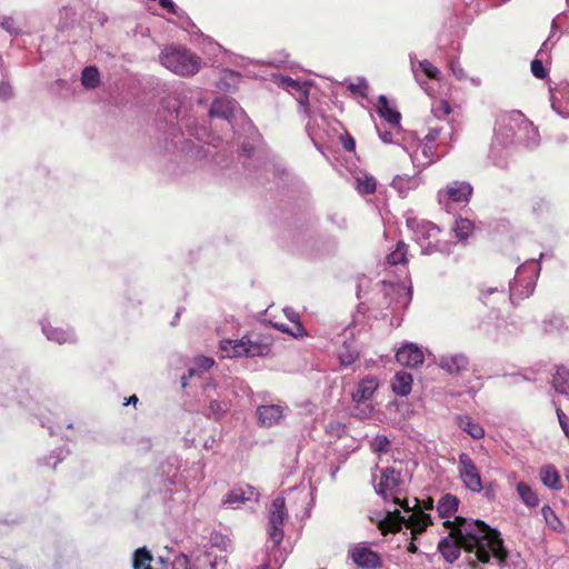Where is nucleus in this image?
<instances>
[{
    "label": "nucleus",
    "mask_w": 569,
    "mask_h": 569,
    "mask_svg": "<svg viewBox=\"0 0 569 569\" xmlns=\"http://www.w3.org/2000/svg\"><path fill=\"white\" fill-rule=\"evenodd\" d=\"M458 507L459 499L451 493L442 496L437 505L438 515L447 519L445 523L451 527V533L459 537L461 545L468 552L473 553L480 563H502L508 551L500 532L481 520L456 517L451 522L449 518L457 512Z\"/></svg>",
    "instance_id": "nucleus-1"
},
{
    "label": "nucleus",
    "mask_w": 569,
    "mask_h": 569,
    "mask_svg": "<svg viewBox=\"0 0 569 569\" xmlns=\"http://www.w3.org/2000/svg\"><path fill=\"white\" fill-rule=\"evenodd\" d=\"M401 472L393 467H387L381 470L380 480L375 486L376 493L386 501L391 500L396 506L403 509L402 513L398 508L388 512L389 519L396 523V529L402 527L411 529L415 533H422L431 523V516L420 508H411L408 500L398 497L400 493Z\"/></svg>",
    "instance_id": "nucleus-2"
},
{
    "label": "nucleus",
    "mask_w": 569,
    "mask_h": 569,
    "mask_svg": "<svg viewBox=\"0 0 569 569\" xmlns=\"http://www.w3.org/2000/svg\"><path fill=\"white\" fill-rule=\"evenodd\" d=\"M168 136L171 138L170 142L166 140L162 148L166 151H182L188 159L202 162H212L220 170L228 168L231 162L232 151L222 140L218 143L201 144L191 140H186L183 134L179 132L176 127H171Z\"/></svg>",
    "instance_id": "nucleus-3"
},
{
    "label": "nucleus",
    "mask_w": 569,
    "mask_h": 569,
    "mask_svg": "<svg viewBox=\"0 0 569 569\" xmlns=\"http://www.w3.org/2000/svg\"><path fill=\"white\" fill-rule=\"evenodd\" d=\"M557 29L556 21L551 23V33L548 39L541 44L538 52H536V79L546 80L543 87L549 94V100L552 110L562 118H569V82L560 81L553 82L548 78L549 66L551 64V57L549 54L552 47L556 44L557 38L552 40L553 31Z\"/></svg>",
    "instance_id": "nucleus-4"
},
{
    "label": "nucleus",
    "mask_w": 569,
    "mask_h": 569,
    "mask_svg": "<svg viewBox=\"0 0 569 569\" xmlns=\"http://www.w3.org/2000/svg\"><path fill=\"white\" fill-rule=\"evenodd\" d=\"M261 136L253 130L251 136L241 143L242 166L246 177L258 184H263L272 174L274 179L282 180L287 170L282 164L263 159L260 150Z\"/></svg>",
    "instance_id": "nucleus-5"
},
{
    "label": "nucleus",
    "mask_w": 569,
    "mask_h": 569,
    "mask_svg": "<svg viewBox=\"0 0 569 569\" xmlns=\"http://www.w3.org/2000/svg\"><path fill=\"white\" fill-rule=\"evenodd\" d=\"M287 518L288 512L286 509L284 498H274L271 501L268 510V542L266 545L268 560L261 566L257 567V569H270V566L272 565V558L274 563H282L284 561L282 553L278 551V548L283 540V526Z\"/></svg>",
    "instance_id": "nucleus-6"
},
{
    "label": "nucleus",
    "mask_w": 569,
    "mask_h": 569,
    "mask_svg": "<svg viewBox=\"0 0 569 569\" xmlns=\"http://www.w3.org/2000/svg\"><path fill=\"white\" fill-rule=\"evenodd\" d=\"M159 59L164 68L181 77L193 76L200 70L201 59L181 46L164 47Z\"/></svg>",
    "instance_id": "nucleus-7"
},
{
    "label": "nucleus",
    "mask_w": 569,
    "mask_h": 569,
    "mask_svg": "<svg viewBox=\"0 0 569 569\" xmlns=\"http://www.w3.org/2000/svg\"><path fill=\"white\" fill-rule=\"evenodd\" d=\"M272 340L268 337H242L241 339H226L220 341V352L223 358L266 357L270 353Z\"/></svg>",
    "instance_id": "nucleus-8"
},
{
    "label": "nucleus",
    "mask_w": 569,
    "mask_h": 569,
    "mask_svg": "<svg viewBox=\"0 0 569 569\" xmlns=\"http://www.w3.org/2000/svg\"><path fill=\"white\" fill-rule=\"evenodd\" d=\"M512 117H516V120H521L520 116L515 112H503L496 120L493 138L488 152V161L499 169H507L509 164L510 150L513 144L507 142L502 133L503 129L510 128L511 121H515Z\"/></svg>",
    "instance_id": "nucleus-9"
},
{
    "label": "nucleus",
    "mask_w": 569,
    "mask_h": 569,
    "mask_svg": "<svg viewBox=\"0 0 569 569\" xmlns=\"http://www.w3.org/2000/svg\"><path fill=\"white\" fill-rule=\"evenodd\" d=\"M412 229L415 240L420 246L422 254L430 256L439 252L449 256L451 253L452 244L439 239L440 228L431 221L417 222L416 227L412 226Z\"/></svg>",
    "instance_id": "nucleus-10"
},
{
    "label": "nucleus",
    "mask_w": 569,
    "mask_h": 569,
    "mask_svg": "<svg viewBox=\"0 0 569 569\" xmlns=\"http://www.w3.org/2000/svg\"><path fill=\"white\" fill-rule=\"evenodd\" d=\"M533 292V270L531 261L528 260L516 271L513 280L510 282L509 300L513 306L519 305L525 298Z\"/></svg>",
    "instance_id": "nucleus-11"
},
{
    "label": "nucleus",
    "mask_w": 569,
    "mask_h": 569,
    "mask_svg": "<svg viewBox=\"0 0 569 569\" xmlns=\"http://www.w3.org/2000/svg\"><path fill=\"white\" fill-rule=\"evenodd\" d=\"M458 472L465 487L470 491L480 492L483 489L480 471L466 452H461L458 457Z\"/></svg>",
    "instance_id": "nucleus-12"
},
{
    "label": "nucleus",
    "mask_w": 569,
    "mask_h": 569,
    "mask_svg": "<svg viewBox=\"0 0 569 569\" xmlns=\"http://www.w3.org/2000/svg\"><path fill=\"white\" fill-rule=\"evenodd\" d=\"M379 293L383 296V301L379 303L381 308H389L393 303L408 305L412 297L410 288H406L400 283L388 282L382 280L377 283Z\"/></svg>",
    "instance_id": "nucleus-13"
},
{
    "label": "nucleus",
    "mask_w": 569,
    "mask_h": 569,
    "mask_svg": "<svg viewBox=\"0 0 569 569\" xmlns=\"http://www.w3.org/2000/svg\"><path fill=\"white\" fill-rule=\"evenodd\" d=\"M510 112L518 113L521 120L515 119V121H511L510 128L503 129L502 136L505 137V140L515 146L525 144L526 147H529L532 123L525 117L521 111L511 110Z\"/></svg>",
    "instance_id": "nucleus-14"
},
{
    "label": "nucleus",
    "mask_w": 569,
    "mask_h": 569,
    "mask_svg": "<svg viewBox=\"0 0 569 569\" xmlns=\"http://www.w3.org/2000/svg\"><path fill=\"white\" fill-rule=\"evenodd\" d=\"M173 481L169 477L154 476L150 482V489L146 495V499L151 505L166 506L172 497Z\"/></svg>",
    "instance_id": "nucleus-15"
},
{
    "label": "nucleus",
    "mask_w": 569,
    "mask_h": 569,
    "mask_svg": "<svg viewBox=\"0 0 569 569\" xmlns=\"http://www.w3.org/2000/svg\"><path fill=\"white\" fill-rule=\"evenodd\" d=\"M436 363L450 377H460L469 371L470 367L469 358L461 352L441 355Z\"/></svg>",
    "instance_id": "nucleus-16"
},
{
    "label": "nucleus",
    "mask_w": 569,
    "mask_h": 569,
    "mask_svg": "<svg viewBox=\"0 0 569 569\" xmlns=\"http://www.w3.org/2000/svg\"><path fill=\"white\" fill-rule=\"evenodd\" d=\"M41 331L47 340L58 345H74L78 341L77 333L73 328L53 326L48 319L40 320Z\"/></svg>",
    "instance_id": "nucleus-17"
},
{
    "label": "nucleus",
    "mask_w": 569,
    "mask_h": 569,
    "mask_svg": "<svg viewBox=\"0 0 569 569\" xmlns=\"http://www.w3.org/2000/svg\"><path fill=\"white\" fill-rule=\"evenodd\" d=\"M238 113H243L238 102L226 96L214 99L209 109L210 118H220L227 120L229 123L232 122Z\"/></svg>",
    "instance_id": "nucleus-18"
},
{
    "label": "nucleus",
    "mask_w": 569,
    "mask_h": 569,
    "mask_svg": "<svg viewBox=\"0 0 569 569\" xmlns=\"http://www.w3.org/2000/svg\"><path fill=\"white\" fill-rule=\"evenodd\" d=\"M541 331L551 337L565 338L569 336V326L563 315L549 312L541 320Z\"/></svg>",
    "instance_id": "nucleus-19"
},
{
    "label": "nucleus",
    "mask_w": 569,
    "mask_h": 569,
    "mask_svg": "<svg viewBox=\"0 0 569 569\" xmlns=\"http://www.w3.org/2000/svg\"><path fill=\"white\" fill-rule=\"evenodd\" d=\"M425 356L418 345L403 343L396 352V360L403 367H417L423 362Z\"/></svg>",
    "instance_id": "nucleus-20"
},
{
    "label": "nucleus",
    "mask_w": 569,
    "mask_h": 569,
    "mask_svg": "<svg viewBox=\"0 0 569 569\" xmlns=\"http://www.w3.org/2000/svg\"><path fill=\"white\" fill-rule=\"evenodd\" d=\"M353 562L366 569H377L381 566L380 556L368 547L357 546L350 551Z\"/></svg>",
    "instance_id": "nucleus-21"
},
{
    "label": "nucleus",
    "mask_w": 569,
    "mask_h": 569,
    "mask_svg": "<svg viewBox=\"0 0 569 569\" xmlns=\"http://www.w3.org/2000/svg\"><path fill=\"white\" fill-rule=\"evenodd\" d=\"M258 492L251 486L234 488L230 490L222 500V506L229 509H237L246 501L257 498Z\"/></svg>",
    "instance_id": "nucleus-22"
},
{
    "label": "nucleus",
    "mask_w": 569,
    "mask_h": 569,
    "mask_svg": "<svg viewBox=\"0 0 569 569\" xmlns=\"http://www.w3.org/2000/svg\"><path fill=\"white\" fill-rule=\"evenodd\" d=\"M284 407L280 405H262L256 410V416L259 425L262 427H272L278 425L283 418Z\"/></svg>",
    "instance_id": "nucleus-23"
},
{
    "label": "nucleus",
    "mask_w": 569,
    "mask_h": 569,
    "mask_svg": "<svg viewBox=\"0 0 569 569\" xmlns=\"http://www.w3.org/2000/svg\"><path fill=\"white\" fill-rule=\"evenodd\" d=\"M378 387L379 382L375 376H366L359 381L357 389L351 393L352 401L361 403L371 399Z\"/></svg>",
    "instance_id": "nucleus-24"
},
{
    "label": "nucleus",
    "mask_w": 569,
    "mask_h": 569,
    "mask_svg": "<svg viewBox=\"0 0 569 569\" xmlns=\"http://www.w3.org/2000/svg\"><path fill=\"white\" fill-rule=\"evenodd\" d=\"M422 183L419 173L413 176L397 174L392 181L391 187L398 191L401 197H406L409 191L416 190Z\"/></svg>",
    "instance_id": "nucleus-25"
},
{
    "label": "nucleus",
    "mask_w": 569,
    "mask_h": 569,
    "mask_svg": "<svg viewBox=\"0 0 569 569\" xmlns=\"http://www.w3.org/2000/svg\"><path fill=\"white\" fill-rule=\"evenodd\" d=\"M551 383L557 393L569 396V368L562 365L555 366Z\"/></svg>",
    "instance_id": "nucleus-26"
},
{
    "label": "nucleus",
    "mask_w": 569,
    "mask_h": 569,
    "mask_svg": "<svg viewBox=\"0 0 569 569\" xmlns=\"http://www.w3.org/2000/svg\"><path fill=\"white\" fill-rule=\"evenodd\" d=\"M457 538H459L457 536ZM459 545L455 541H452L450 538L446 537L442 538L438 543V550L445 558V560L449 563H453L460 556V549L463 548L466 551H468L460 542Z\"/></svg>",
    "instance_id": "nucleus-27"
},
{
    "label": "nucleus",
    "mask_w": 569,
    "mask_h": 569,
    "mask_svg": "<svg viewBox=\"0 0 569 569\" xmlns=\"http://www.w3.org/2000/svg\"><path fill=\"white\" fill-rule=\"evenodd\" d=\"M539 477L543 486L551 490H560L562 488L560 473L553 465L542 466Z\"/></svg>",
    "instance_id": "nucleus-28"
},
{
    "label": "nucleus",
    "mask_w": 569,
    "mask_h": 569,
    "mask_svg": "<svg viewBox=\"0 0 569 569\" xmlns=\"http://www.w3.org/2000/svg\"><path fill=\"white\" fill-rule=\"evenodd\" d=\"M472 194V187L468 182L455 181L447 188V196L453 202H467Z\"/></svg>",
    "instance_id": "nucleus-29"
},
{
    "label": "nucleus",
    "mask_w": 569,
    "mask_h": 569,
    "mask_svg": "<svg viewBox=\"0 0 569 569\" xmlns=\"http://www.w3.org/2000/svg\"><path fill=\"white\" fill-rule=\"evenodd\" d=\"M377 113L392 126H398L400 123V112L390 107L388 98L383 94L378 97Z\"/></svg>",
    "instance_id": "nucleus-30"
},
{
    "label": "nucleus",
    "mask_w": 569,
    "mask_h": 569,
    "mask_svg": "<svg viewBox=\"0 0 569 569\" xmlns=\"http://www.w3.org/2000/svg\"><path fill=\"white\" fill-rule=\"evenodd\" d=\"M413 378L406 371H399L395 375L391 382L392 391L399 397H406L411 392Z\"/></svg>",
    "instance_id": "nucleus-31"
},
{
    "label": "nucleus",
    "mask_w": 569,
    "mask_h": 569,
    "mask_svg": "<svg viewBox=\"0 0 569 569\" xmlns=\"http://www.w3.org/2000/svg\"><path fill=\"white\" fill-rule=\"evenodd\" d=\"M359 358V350L353 343L352 337L349 339L346 337L342 345L338 349V359L340 365L348 367L352 365Z\"/></svg>",
    "instance_id": "nucleus-32"
},
{
    "label": "nucleus",
    "mask_w": 569,
    "mask_h": 569,
    "mask_svg": "<svg viewBox=\"0 0 569 569\" xmlns=\"http://www.w3.org/2000/svg\"><path fill=\"white\" fill-rule=\"evenodd\" d=\"M153 556L147 547H139L132 555V567L133 569H152L151 562Z\"/></svg>",
    "instance_id": "nucleus-33"
},
{
    "label": "nucleus",
    "mask_w": 569,
    "mask_h": 569,
    "mask_svg": "<svg viewBox=\"0 0 569 569\" xmlns=\"http://www.w3.org/2000/svg\"><path fill=\"white\" fill-rule=\"evenodd\" d=\"M459 427L476 440H479L485 436L483 427L470 417H460Z\"/></svg>",
    "instance_id": "nucleus-34"
},
{
    "label": "nucleus",
    "mask_w": 569,
    "mask_h": 569,
    "mask_svg": "<svg viewBox=\"0 0 569 569\" xmlns=\"http://www.w3.org/2000/svg\"><path fill=\"white\" fill-rule=\"evenodd\" d=\"M81 84L86 89H96L100 84V72L96 66L83 68L81 72Z\"/></svg>",
    "instance_id": "nucleus-35"
},
{
    "label": "nucleus",
    "mask_w": 569,
    "mask_h": 569,
    "mask_svg": "<svg viewBox=\"0 0 569 569\" xmlns=\"http://www.w3.org/2000/svg\"><path fill=\"white\" fill-rule=\"evenodd\" d=\"M278 84L295 96L301 92L305 88L311 87L309 81H299L288 76H280Z\"/></svg>",
    "instance_id": "nucleus-36"
},
{
    "label": "nucleus",
    "mask_w": 569,
    "mask_h": 569,
    "mask_svg": "<svg viewBox=\"0 0 569 569\" xmlns=\"http://www.w3.org/2000/svg\"><path fill=\"white\" fill-rule=\"evenodd\" d=\"M228 410V405L224 401L210 398L209 406L206 411V417L220 421Z\"/></svg>",
    "instance_id": "nucleus-37"
},
{
    "label": "nucleus",
    "mask_w": 569,
    "mask_h": 569,
    "mask_svg": "<svg viewBox=\"0 0 569 569\" xmlns=\"http://www.w3.org/2000/svg\"><path fill=\"white\" fill-rule=\"evenodd\" d=\"M473 231V222L467 218H458L455 221L453 232L457 239L465 241Z\"/></svg>",
    "instance_id": "nucleus-38"
},
{
    "label": "nucleus",
    "mask_w": 569,
    "mask_h": 569,
    "mask_svg": "<svg viewBox=\"0 0 569 569\" xmlns=\"http://www.w3.org/2000/svg\"><path fill=\"white\" fill-rule=\"evenodd\" d=\"M283 313L286 318L295 325V333L292 337L298 338L306 335V329L303 328L299 313L291 307H284Z\"/></svg>",
    "instance_id": "nucleus-39"
},
{
    "label": "nucleus",
    "mask_w": 569,
    "mask_h": 569,
    "mask_svg": "<svg viewBox=\"0 0 569 569\" xmlns=\"http://www.w3.org/2000/svg\"><path fill=\"white\" fill-rule=\"evenodd\" d=\"M430 142H425L422 146H421V153L422 156L425 157L426 161L420 163L419 160H418V157L417 154H410V158H411V161H412V164L417 168H420L419 169V172L427 166L431 164L435 160L432 159V156H433V148L432 146L429 144Z\"/></svg>",
    "instance_id": "nucleus-40"
},
{
    "label": "nucleus",
    "mask_w": 569,
    "mask_h": 569,
    "mask_svg": "<svg viewBox=\"0 0 569 569\" xmlns=\"http://www.w3.org/2000/svg\"><path fill=\"white\" fill-rule=\"evenodd\" d=\"M389 264H400L407 261V244L403 241H399L396 249L387 256Z\"/></svg>",
    "instance_id": "nucleus-41"
},
{
    "label": "nucleus",
    "mask_w": 569,
    "mask_h": 569,
    "mask_svg": "<svg viewBox=\"0 0 569 569\" xmlns=\"http://www.w3.org/2000/svg\"><path fill=\"white\" fill-rule=\"evenodd\" d=\"M356 189L361 194H370L376 191V179L372 176L359 177L356 180Z\"/></svg>",
    "instance_id": "nucleus-42"
},
{
    "label": "nucleus",
    "mask_w": 569,
    "mask_h": 569,
    "mask_svg": "<svg viewBox=\"0 0 569 569\" xmlns=\"http://www.w3.org/2000/svg\"><path fill=\"white\" fill-rule=\"evenodd\" d=\"M69 455V450L64 447L57 448L48 457L43 459V463L56 468L59 462L66 459Z\"/></svg>",
    "instance_id": "nucleus-43"
},
{
    "label": "nucleus",
    "mask_w": 569,
    "mask_h": 569,
    "mask_svg": "<svg viewBox=\"0 0 569 569\" xmlns=\"http://www.w3.org/2000/svg\"><path fill=\"white\" fill-rule=\"evenodd\" d=\"M441 134L450 138L452 134V128L449 124L442 126V127H432V128H430L429 132L425 137V141L431 143V142L436 141L437 139H440Z\"/></svg>",
    "instance_id": "nucleus-44"
},
{
    "label": "nucleus",
    "mask_w": 569,
    "mask_h": 569,
    "mask_svg": "<svg viewBox=\"0 0 569 569\" xmlns=\"http://www.w3.org/2000/svg\"><path fill=\"white\" fill-rule=\"evenodd\" d=\"M431 111L437 119H445L451 113L452 109L447 100H439L432 104Z\"/></svg>",
    "instance_id": "nucleus-45"
},
{
    "label": "nucleus",
    "mask_w": 569,
    "mask_h": 569,
    "mask_svg": "<svg viewBox=\"0 0 569 569\" xmlns=\"http://www.w3.org/2000/svg\"><path fill=\"white\" fill-rule=\"evenodd\" d=\"M517 492L520 499L528 506L533 507V490L531 487L525 482H519L517 485Z\"/></svg>",
    "instance_id": "nucleus-46"
},
{
    "label": "nucleus",
    "mask_w": 569,
    "mask_h": 569,
    "mask_svg": "<svg viewBox=\"0 0 569 569\" xmlns=\"http://www.w3.org/2000/svg\"><path fill=\"white\" fill-rule=\"evenodd\" d=\"M368 89H369V84L365 78H358L357 82H350L348 84V90L352 94H359L362 98H367Z\"/></svg>",
    "instance_id": "nucleus-47"
},
{
    "label": "nucleus",
    "mask_w": 569,
    "mask_h": 569,
    "mask_svg": "<svg viewBox=\"0 0 569 569\" xmlns=\"http://www.w3.org/2000/svg\"><path fill=\"white\" fill-rule=\"evenodd\" d=\"M419 68L430 79L439 80L441 77V71L426 59L419 61Z\"/></svg>",
    "instance_id": "nucleus-48"
},
{
    "label": "nucleus",
    "mask_w": 569,
    "mask_h": 569,
    "mask_svg": "<svg viewBox=\"0 0 569 569\" xmlns=\"http://www.w3.org/2000/svg\"><path fill=\"white\" fill-rule=\"evenodd\" d=\"M551 212V206L545 199H540L539 202L536 203V220L539 222L548 219Z\"/></svg>",
    "instance_id": "nucleus-49"
},
{
    "label": "nucleus",
    "mask_w": 569,
    "mask_h": 569,
    "mask_svg": "<svg viewBox=\"0 0 569 569\" xmlns=\"http://www.w3.org/2000/svg\"><path fill=\"white\" fill-rule=\"evenodd\" d=\"M159 6L179 19L187 17L186 11L179 8L172 0H159Z\"/></svg>",
    "instance_id": "nucleus-50"
},
{
    "label": "nucleus",
    "mask_w": 569,
    "mask_h": 569,
    "mask_svg": "<svg viewBox=\"0 0 569 569\" xmlns=\"http://www.w3.org/2000/svg\"><path fill=\"white\" fill-rule=\"evenodd\" d=\"M390 440L387 436L377 435L371 441V449L373 452L382 453L388 451Z\"/></svg>",
    "instance_id": "nucleus-51"
},
{
    "label": "nucleus",
    "mask_w": 569,
    "mask_h": 569,
    "mask_svg": "<svg viewBox=\"0 0 569 569\" xmlns=\"http://www.w3.org/2000/svg\"><path fill=\"white\" fill-rule=\"evenodd\" d=\"M542 515L545 517L547 525H549L553 530H558V527L561 526V522L548 506H545L542 508Z\"/></svg>",
    "instance_id": "nucleus-52"
},
{
    "label": "nucleus",
    "mask_w": 569,
    "mask_h": 569,
    "mask_svg": "<svg viewBox=\"0 0 569 569\" xmlns=\"http://www.w3.org/2000/svg\"><path fill=\"white\" fill-rule=\"evenodd\" d=\"M309 91L310 87H307L301 92L295 96L298 104L300 106L305 114H308L309 112Z\"/></svg>",
    "instance_id": "nucleus-53"
},
{
    "label": "nucleus",
    "mask_w": 569,
    "mask_h": 569,
    "mask_svg": "<svg viewBox=\"0 0 569 569\" xmlns=\"http://www.w3.org/2000/svg\"><path fill=\"white\" fill-rule=\"evenodd\" d=\"M339 140L346 151H355L356 140L349 132L345 131L343 133H341L339 136Z\"/></svg>",
    "instance_id": "nucleus-54"
},
{
    "label": "nucleus",
    "mask_w": 569,
    "mask_h": 569,
    "mask_svg": "<svg viewBox=\"0 0 569 569\" xmlns=\"http://www.w3.org/2000/svg\"><path fill=\"white\" fill-rule=\"evenodd\" d=\"M449 68H450L451 72H452V74L458 80H463V79L467 78V74H466L463 68L460 66L458 59H456V58L450 59Z\"/></svg>",
    "instance_id": "nucleus-55"
},
{
    "label": "nucleus",
    "mask_w": 569,
    "mask_h": 569,
    "mask_svg": "<svg viewBox=\"0 0 569 569\" xmlns=\"http://www.w3.org/2000/svg\"><path fill=\"white\" fill-rule=\"evenodd\" d=\"M1 27L7 30L10 34L18 36L20 29L17 27L16 21L12 17H3Z\"/></svg>",
    "instance_id": "nucleus-56"
},
{
    "label": "nucleus",
    "mask_w": 569,
    "mask_h": 569,
    "mask_svg": "<svg viewBox=\"0 0 569 569\" xmlns=\"http://www.w3.org/2000/svg\"><path fill=\"white\" fill-rule=\"evenodd\" d=\"M194 363L199 371H207L214 365V360L211 357L199 356L194 359Z\"/></svg>",
    "instance_id": "nucleus-57"
},
{
    "label": "nucleus",
    "mask_w": 569,
    "mask_h": 569,
    "mask_svg": "<svg viewBox=\"0 0 569 569\" xmlns=\"http://www.w3.org/2000/svg\"><path fill=\"white\" fill-rule=\"evenodd\" d=\"M556 413H557L558 421H559V425H560L563 433L569 439V420H568L567 416L560 408L556 409Z\"/></svg>",
    "instance_id": "nucleus-58"
},
{
    "label": "nucleus",
    "mask_w": 569,
    "mask_h": 569,
    "mask_svg": "<svg viewBox=\"0 0 569 569\" xmlns=\"http://www.w3.org/2000/svg\"><path fill=\"white\" fill-rule=\"evenodd\" d=\"M12 96V88L8 82H0V99L7 100Z\"/></svg>",
    "instance_id": "nucleus-59"
},
{
    "label": "nucleus",
    "mask_w": 569,
    "mask_h": 569,
    "mask_svg": "<svg viewBox=\"0 0 569 569\" xmlns=\"http://www.w3.org/2000/svg\"><path fill=\"white\" fill-rule=\"evenodd\" d=\"M198 373H199V369L197 368V366H196V367H190V368H188L187 373H184V375L181 377V387H182V388H186V387L188 386L187 380H188L189 378H192V377L197 376Z\"/></svg>",
    "instance_id": "nucleus-60"
},
{
    "label": "nucleus",
    "mask_w": 569,
    "mask_h": 569,
    "mask_svg": "<svg viewBox=\"0 0 569 569\" xmlns=\"http://www.w3.org/2000/svg\"><path fill=\"white\" fill-rule=\"evenodd\" d=\"M549 257H552V251L541 252L539 254V259H536V273H535L536 281L538 280L539 274H540V270H541L540 261L546 259V258H549Z\"/></svg>",
    "instance_id": "nucleus-61"
},
{
    "label": "nucleus",
    "mask_w": 569,
    "mask_h": 569,
    "mask_svg": "<svg viewBox=\"0 0 569 569\" xmlns=\"http://www.w3.org/2000/svg\"><path fill=\"white\" fill-rule=\"evenodd\" d=\"M213 545L221 547L223 550H227V548L230 545V540L226 539L222 536H216L212 538Z\"/></svg>",
    "instance_id": "nucleus-62"
},
{
    "label": "nucleus",
    "mask_w": 569,
    "mask_h": 569,
    "mask_svg": "<svg viewBox=\"0 0 569 569\" xmlns=\"http://www.w3.org/2000/svg\"><path fill=\"white\" fill-rule=\"evenodd\" d=\"M202 389H203V392L206 393L207 398H211L212 397L211 392L216 391L217 385H216V382L210 380L203 385Z\"/></svg>",
    "instance_id": "nucleus-63"
},
{
    "label": "nucleus",
    "mask_w": 569,
    "mask_h": 569,
    "mask_svg": "<svg viewBox=\"0 0 569 569\" xmlns=\"http://www.w3.org/2000/svg\"><path fill=\"white\" fill-rule=\"evenodd\" d=\"M378 133H379V138L381 139V141L383 143H387V144L393 143L392 133L390 131L382 132V131L378 130Z\"/></svg>",
    "instance_id": "nucleus-64"
}]
</instances>
